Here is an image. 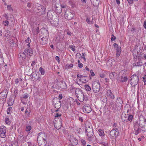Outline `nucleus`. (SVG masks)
I'll return each instance as SVG.
<instances>
[{
  "instance_id": "40",
  "label": "nucleus",
  "mask_w": 146,
  "mask_h": 146,
  "mask_svg": "<svg viewBox=\"0 0 146 146\" xmlns=\"http://www.w3.org/2000/svg\"><path fill=\"white\" fill-rule=\"evenodd\" d=\"M93 18H92V20L91 21L90 18H87L86 19V21L87 23L90 24H92L93 23V21H92Z\"/></svg>"
},
{
  "instance_id": "59",
  "label": "nucleus",
  "mask_w": 146,
  "mask_h": 146,
  "mask_svg": "<svg viewBox=\"0 0 146 146\" xmlns=\"http://www.w3.org/2000/svg\"><path fill=\"white\" fill-rule=\"evenodd\" d=\"M90 72L91 76H94L95 75V74L93 72V70H91L90 71Z\"/></svg>"
},
{
  "instance_id": "12",
  "label": "nucleus",
  "mask_w": 146,
  "mask_h": 146,
  "mask_svg": "<svg viewBox=\"0 0 146 146\" xmlns=\"http://www.w3.org/2000/svg\"><path fill=\"white\" fill-rule=\"evenodd\" d=\"M118 130L117 128L112 129L110 132V135L111 138L116 137L118 135Z\"/></svg>"
},
{
  "instance_id": "13",
  "label": "nucleus",
  "mask_w": 146,
  "mask_h": 146,
  "mask_svg": "<svg viewBox=\"0 0 146 146\" xmlns=\"http://www.w3.org/2000/svg\"><path fill=\"white\" fill-rule=\"evenodd\" d=\"M8 92L6 90H4L0 93V100H2L3 103L5 102L6 100Z\"/></svg>"
},
{
  "instance_id": "2",
  "label": "nucleus",
  "mask_w": 146,
  "mask_h": 146,
  "mask_svg": "<svg viewBox=\"0 0 146 146\" xmlns=\"http://www.w3.org/2000/svg\"><path fill=\"white\" fill-rule=\"evenodd\" d=\"M76 95L80 101L82 102L84 100L86 101L88 98L87 97H84V95L82 91L79 88H76L75 90Z\"/></svg>"
},
{
  "instance_id": "56",
  "label": "nucleus",
  "mask_w": 146,
  "mask_h": 146,
  "mask_svg": "<svg viewBox=\"0 0 146 146\" xmlns=\"http://www.w3.org/2000/svg\"><path fill=\"white\" fill-rule=\"evenodd\" d=\"M30 112V110L29 109L27 108L26 109V110L25 113L26 114L28 115V114H29Z\"/></svg>"
},
{
  "instance_id": "6",
  "label": "nucleus",
  "mask_w": 146,
  "mask_h": 146,
  "mask_svg": "<svg viewBox=\"0 0 146 146\" xmlns=\"http://www.w3.org/2000/svg\"><path fill=\"white\" fill-rule=\"evenodd\" d=\"M65 17L68 20L71 19L74 16V12L70 10H67L66 11L65 14Z\"/></svg>"
},
{
  "instance_id": "22",
  "label": "nucleus",
  "mask_w": 146,
  "mask_h": 146,
  "mask_svg": "<svg viewBox=\"0 0 146 146\" xmlns=\"http://www.w3.org/2000/svg\"><path fill=\"white\" fill-rule=\"evenodd\" d=\"M133 118V116L132 115H130L128 116V117H126V119H124V117H122V120L124 121H131L132 120V119Z\"/></svg>"
},
{
  "instance_id": "1",
  "label": "nucleus",
  "mask_w": 146,
  "mask_h": 146,
  "mask_svg": "<svg viewBox=\"0 0 146 146\" xmlns=\"http://www.w3.org/2000/svg\"><path fill=\"white\" fill-rule=\"evenodd\" d=\"M36 8H35L34 9H33V11L36 14L39 15L45 14V8L44 6L37 3L36 4Z\"/></svg>"
},
{
  "instance_id": "45",
  "label": "nucleus",
  "mask_w": 146,
  "mask_h": 146,
  "mask_svg": "<svg viewBox=\"0 0 146 146\" xmlns=\"http://www.w3.org/2000/svg\"><path fill=\"white\" fill-rule=\"evenodd\" d=\"M11 5H8L7 6V9L10 12L13 11V9L11 7Z\"/></svg>"
},
{
  "instance_id": "46",
  "label": "nucleus",
  "mask_w": 146,
  "mask_h": 146,
  "mask_svg": "<svg viewBox=\"0 0 146 146\" xmlns=\"http://www.w3.org/2000/svg\"><path fill=\"white\" fill-rule=\"evenodd\" d=\"M32 127L31 126L27 125L26 126L25 130L27 131H30Z\"/></svg>"
},
{
  "instance_id": "26",
  "label": "nucleus",
  "mask_w": 146,
  "mask_h": 146,
  "mask_svg": "<svg viewBox=\"0 0 146 146\" xmlns=\"http://www.w3.org/2000/svg\"><path fill=\"white\" fill-rule=\"evenodd\" d=\"M19 58H21L24 61L26 57L25 54L23 52H20L19 54Z\"/></svg>"
},
{
  "instance_id": "20",
  "label": "nucleus",
  "mask_w": 146,
  "mask_h": 146,
  "mask_svg": "<svg viewBox=\"0 0 146 146\" xmlns=\"http://www.w3.org/2000/svg\"><path fill=\"white\" fill-rule=\"evenodd\" d=\"M106 95L108 97L110 98L111 100L115 98V96L112 93L111 90L110 89L107 90L106 92Z\"/></svg>"
},
{
  "instance_id": "60",
  "label": "nucleus",
  "mask_w": 146,
  "mask_h": 146,
  "mask_svg": "<svg viewBox=\"0 0 146 146\" xmlns=\"http://www.w3.org/2000/svg\"><path fill=\"white\" fill-rule=\"evenodd\" d=\"M78 66L80 68H82L83 66V65L82 63L78 64Z\"/></svg>"
},
{
  "instance_id": "28",
  "label": "nucleus",
  "mask_w": 146,
  "mask_h": 146,
  "mask_svg": "<svg viewBox=\"0 0 146 146\" xmlns=\"http://www.w3.org/2000/svg\"><path fill=\"white\" fill-rule=\"evenodd\" d=\"M122 103L123 101L121 98L119 97L117 98L116 101V103L118 104L119 106H121Z\"/></svg>"
},
{
  "instance_id": "57",
  "label": "nucleus",
  "mask_w": 146,
  "mask_h": 146,
  "mask_svg": "<svg viewBox=\"0 0 146 146\" xmlns=\"http://www.w3.org/2000/svg\"><path fill=\"white\" fill-rule=\"evenodd\" d=\"M115 37L113 35H112V36L111 38V41L115 40Z\"/></svg>"
},
{
  "instance_id": "27",
  "label": "nucleus",
  "mask_w": 146,
  "mask_h": 146,
  "mask_svg": "<svg viewBox=\"0 0 146 146\" xmlns=\"http://www.w3.org/2000/svg\"><path fill=\"white\" fill-rule=\"evenodd\" d=\"M67 7V6L66 5H61V10L59 9L58 10V9H57L58 8V7L57 6H55V8L56 9V10H55V11H56L58 13H61V11H62V8H66Z\"/></svg>"
},
{
  "instance_id": "5",
  "label": "nucleus",
  "mask_w": 146,
  "mask_h": 146,
  "mask_svg": "<svg viewBox=\"0 0 146 146\" xmlns=\"http://www.w3.org/2000/svg\"><path fill=\"white\" fill-rule=\"evenodd\" d=\"M52 102L55 108L57 109H59L61 107V103L60 99L57 98L53 99Z\"/></svg>"
},
{
  "instance_id": "15",
  "label": "nucleus",
  "mask_w": 146,
  "mask_h": 146,
  "mask_svg": "<svg viewBox=\"0 0 146 146\" xmlns=\"http://www.w3.org/2000/svg\"><path fill=\"white\" fill-rule=\"evenodd\" d=\"M57 16L55 15L52 10H49L48 11L47 15V17L49 21L53 19L54 17Z\"/></svg>"
},
{
  "instance_id": "61",
  "label": "nucleus",
  "mask_w": 146,
  "mask_h": 146,
  "mask_svg": "<svg viewBox=\"0 0 146 146\" xmlns=\"http://www.w3.org/2000/svg\"><path fill=\"white\" fill-rule=\"evenodd\" d=\"M143 58V56H142L140 55L138 57V60L141 61V59Z\"/></svg>"
},
{
  "instance_id": "38",
  "label": "nucleus",
  "mask_w": 146,
  "mask_h": 146,
  "mask_svg": "<svg viewBox=\"0 0 146 146\" xmlns=\"http://www.w3.org/2000/svg\"><path fill=\"white\" fill-rule=\"evenodd\" d=\"M73 66V64H67L66 65L65 68L66 69H69L70 68L72 67Z\"/></svg>"
},
{
  "instance_id": "30",
  "label": "nucleus",
  "mask_w": 146,
  "mask_h": 146,
  "mask_svg": "<svg viewBox=\"0 0 146 146\" xmlns=\"http://www.w3.org/2000/svg\"><path fill=\"white\" fill-rule=\"evenodd\" d=\"M61 84H60V86L63 89H66L67 88V85L65 82L63 81H60Z\"/></svg>"
},
{
  "instance_id": "51",
  "label": "nucleus",
  "mask_w": 146,
  "mask_h": 146,
  "mask_svg": "<svg viewBox=\"0 0 146 146\" xmlns=\"http://www.w3.org/2000/svg\"><path fill=\"white\" fill-rule=\"evenodd\" d=\"M143 81L144 82V85H146V75L143 78Z\"/></svg>"
},
{
  "instance_id": "21",
  "label": "nucleus",
  "mask_w": 146,
  "mask_h": 146,
  "mask_svg": "<svg viewBox=\"0 0 146 146\" xmlns=\"http://www.w3.org/2000/svg\"><path fill=\"white\" fill-rule=\"evenodd\" d=\"M127 80V78L123 75L120 76L119 77V81L121 82H126Z\"/></svg>"
},
{
  "instance_id": "54",
  "label": "nucleus",
  "mask_w": 146,
  "mask_h": 146,
  "mask_svg": "<svg viewBox=\"0 0 146 146\" xmlns=\"http://www.w3.org/2000/svg\"><path fill=\"white\" fill-rule=\"evenodd\" d=\"M29 96L27 94H25L22 96V97L24 99H27L28 97Z\"/></svg>"
},
{
  "instance_id": "4",
  "label": "nucleus",
  "mask_w": 146,
  "mask_h": 146,
  "mask_svg": "<svg viewBox=\"0 0 146 146\" xmlns=\"http://www.w3.org/2000/svg\"><path fill=\"white\" fill-rule=\"evenodd\" d=\"M100 85L98 81H94L93 82L92 88L94 93H97L100 91Z\"/></svg>"
},
{
  "instance_id": "9",
  "label": "nucleus",
  "mask_w": 146,
  "mask_h": 146,
  "mask_svg": "<svg viewBox=\"0 0 146 146\" xmlns=\"http://www.w3.org/2000/svg\"><path fill=\"white\" fill-rule=\"evenodd\" d=\"M46 135L45 133L44 132H41L38 134L37 137V142L38 144H41L42 143V139L45 137Z\"/></svg>"
},
{
  "instance_id": "41",
  "label": "nucleus",
  "mask_w": 146,
  "mask_h": 146,
  "mask_svg": "<svg viewBox=\"0 0 146 146\" xmlns=\"http://www.w3.org/2000/svg\"><path fill=\"white\" fill-rule=\"evenodd\" d=\"M5 122L6 124L10 125L11 123V122L9 118L7 117L5 119Z\"/></svg>"
},
{
  "instance_id": "52",
  "label": "nucleus",
  "mask_w": 146,
  "mask_h": 146,
  "mask_svg": "<svg viewBox=\"0 0 146 146\" xmlns=\"http://www.w3.org/2000/svg\"><path fill=\"white\" fill-rule=\"evenodd\" d=\"M18 145L17 143L15 142L12 143L10 146H18Z\"/></svg>"
},
{
  "instance_id": "14",
  "label": "nucleus",
  "mask_w": 146,
  "mask_h": 146,
  "mask_svg": "<svg viewBox=\"0 0 146 146\" xmlns=\"http://www.w3.org/2000/svg\"><path fill=\"white\" fill-rule=\"evenodd\" d=\"M139 125L138 121H136L134 123V127L135 133V135H137L139 133L141 130L139 128Z\"/></svg>"
},
{
  "instance_id": "55",
  "label": "nucleus",
  "mask_w": 146,
  "mask_h": 146,
  "mask_svg": "<svg viewBox=\"0 0 146 146\" xmlns=\"http://www.w3.org/2000/svg\"><path fill=\"white\" fill-rule=\"evenodd\" d=\"M69 3L71 5V6L72 7H74L75 6V5L74 4V3H73V2H72L71 1H69Z\"/></svg>"
},
{
  "instance_id": "32",
  "label": "nucleus",
  "mask_w": 146,
  "mask_h": 146,
  "mask_svg": "<svg viewBox=\"0 0 146 146\" xmlns=\"http://www.w3.org/2000/svg\"><path fill=\"white\" fill-rule=\"evenodd\" d=\"M91 2H93V4L94 5L97 6L99 5L100 1L99 0H92L91 1Z\"/></svg>"
},
{
  "instance_id": "29",
  "label": "nucleus",
  "mask_w": 146,
  "mask_h": 146,
  "mask_svg": "<svg viewBox=\"0 0 146 146\" xmlns=\"http://www.w3.org/2000/svg\"><path fill=\"white\" fill-rule=\"evenodd\" d=\"M121 106H119L118 104L116 103L115 105L113 106L112 109L114 110H118L120 109V107Z\"/></svg>"
},
{
  "instance_id": "3",
  "label": "nucleus",
  "mask_w": 146,
  "mask_h": 146,
  "mask_svg": "<svg viewBox=\"0 0 146 146\" xmlns=\"http://www.w3.org/2000/svg\"><path fill=\"white\" fill-rule=\"evenodd\" d=\"M130 78V82L132 86H134L137 84L139 79L137 76L134 74L131 76Z\"/></svg>"
},
{
  "instance_id": "62",
  "label": "nucleus",
  "mask_w": 146,
  "mask_h": 146,
  "mask_svg": "<svg viewBox=\"0 0 146 146\" xmlns=\"http://www.w3.org/2000/svg\"><path fill=\"white\" fill-rule=\"evenodd\" d=\"M127 1L129 4H131L133 3V0H127Z\"/></svg>"
},
{
  "instance_id": "49",
  "label": "nucleus",
  "mask_w": 146,
  "mask_h": 146,
  "mask_svg": "<svg viewBox=\"0 0 146 146\" xmlns=\"http://www.w3.org/2000/svg\"><path fill=\"white\" fill-rule=\"evenodd\" d=\"M70 48L73 51H74L75 50V46L72 45H71L70 46Z\"/></svg>"
},
{
  "instance_id": "31",
  "label": "nucleus",
  "mask_w": 146,
  "mask_h": 146,
  "mask_svg": "<svg viewBox=\"0 0 146 146\" xmlns=\"http://www.w3.org/2000/svg\"><path fill=\"white\" fill-rule=\"evenodd\" d=\"M121 51V48L120 47H118L117 49L116 55L117 57H119L120 55Z\"/></svg>"
},
{
  "instance_id": "16",
  "label": "nucleus",
  "mask_w": 146,
  "mask_h": 146,
  "mask_svg": "<svg viewBox=\"0 0 146 146\" xmlns=\"http://www.w3.org/2000/svg\"><path fill=\"white\" fill-rule=\"evenodd\" d=\"M139 123L140 127H142L146 124V119L144 117L140 116L139 118Z\"/></svg>"
},
{
  "instance_id": "33",
  "label": "nucleus",
  "mask_w": 146,
  "mask_h": 146,
  "mask_svg": "<svg viewBox=\"0 0 146 146\" xmlns=\"http://www.w3.org/2000/svg\"><path fill=\"white\" fill-rule=\"evenodd\" d=\"M101 100L104 103L106 104V102L107 101V97L106 96H102L101 97Z\"/></svg>"
},
{
  "instance_id": "37",
  "label": "nucleus",
  "mask_w": 146,
  "mask_h": 146,
  "mask_svg": "<svg viewBox=\"0 0 146 146\" xmlns=\"http://www.w3.org/2000/svg\"><path fill=\"white\" fill-rule=\"evenodd\" d=\"M22 81V80L21 78H17L15 80V84H18L19 85V84H20L21 82Z\"/></svg>"
},
{
  "instance_id": "39",
  "label": "nucleus",
  "mask_w": 146,
  "mask_h": 146,
  "mask_svg": "<svg viewBox=\"0 0 146 146\" xmlns=\"http://www.w3.org/2000/svg\"><path fill=\"white\" fill-rule=\"evenodd\" d=\"M39 70L42 75H43L44 74L45 72L42 68L40 67L39 68Z\"/></svg>"
},
{
  "instance_id": "24",
  "label": "nucleus",
  "mask_w": 146,
  "mask_h": 146,
  "mask_svg": "<svg viewBox=\"0 0 146 146\" xmlns=\"http://www.w3.org/2000/svg\"><path fill=\"white\" fill-rule=\"evenodd\" d=\"M41 38L40 43L41 44L43 45H45L46 44L48 40V37H40Z\"/></svg>"
},
{
  "instance_id": "18",
  "label": "nucleus",
  "mask_w": 146,
  "mask_h": 146,
  "mask_svg": "<svg viewBox=\"0 0 146 146\" xmlns=\"http://www.w3.org/2000/svg\"><path fill=\"white\" fill-rule=\"evenodd\" d=\"M58 17L56 16L54 17L53 19L49 21L50 22L51 24L54 26H57L59 24Z\"/></svg>"
},
{
  "instance_id": "48",
  "label": "nucleus",
  "mask_w": 146,
  "mask_h": 146,
  "mask_svg": "<svg viewBox=\"0 0 146 146\" xmlns=\"http://www.w3.org/2000/svg\"><path fill=\"white\" fill-rule=\"evenodd\" d=\"M3 23L4 26H8V25H9V22L7 21H3Z\"/></svg>"
},
{
  "instance_id": "47",
  "label": "nucleus",
  "mask_w": 146,
  "mask_h": 146,
  "mask_svg": "<svg viewBox=\"0 0 146 146\" xmlns=\"http://www.w3.org/2000/svg\"><path fill=\"white\" fill-rule=\"evenodd\" d=\"M12 109V107H9V108H8L7 109V114H11V110Z\"/></svg>"
},
{
  "instance_id": "17",
  "label": "nucleus",
  "mask_w": 146,
  "mask_h": 146,
  "mask_svg": "<svg viewBox=\"0 0 146 146\" xmlns=\"http://www.w3.org/2000/svg\"><path fill=\"white\" fill-rule=\"evenodd\" d=\"M83 110L84 113H89L91 111L92 109L90 105L87 104L84 105L83 106Z\"/></svg>"
},
{
  "instance_id": "34",
  "label": "nucleus",
  "mask_w": 146,
  "mask_h": 146,
  "mask_svg": "<svg viewBox=\"0 0 146 146\" xmlns=\"http://www.w3.org/2000/svg\"><path fill=\"white\" fill-rule=\"evenodd\" d=\"M98 131L99 135L100 136H104V135L105 134L103 130L101 129H99Z\"/></svg>"
},
{
  "instance_id": "10",
  "label": "nucleus",
  "mask_w": 146,
  "mask_h": 146,
  "mask_svg": "<svg viewBox=\"0 0 146 146\" xmlns=\"http://www.w3.org/2000/svg\"><path fill=\"white\" fill-rule=\"evenodd\" d=\"M7 128L4 125L1 126L0 127V136L1 138H5L6 137Z\"/></svg>"
},
{
  "instance_id": "35",
  "label": "nucleus",
  "mask_w": 146,
  "mask_h": 146,
  "mask_svg": "<svg viewBox=\"0 0 146 146\" xmlns=\"http://www.w3.org/2000/svg\"><path fill=\"white\" fill-rule=\"evenodd\" d=\"M117 74L115 72L111 73L110 74V79L113 80L114 78V76L116 75Z\"/></svg>"
},
{
  "instance_id": "42",
  "label": "nucleus",
  "mask_w": 146,
  "mask_h": 146,
  "mask_svg": "<svg viewBox=\"0 0 146 146\" xmlns=\"http://www.w3.org/2000/svg\"><path fill=\"white\" fill-rule=\"evenodd\" d=\"M114 102L112 100H110L109 102V106L111 107L112 108L113 106L114 105Z\"/></svg>"
},
{
  "instance_id": "44",
  "label": "nucleus",
  "mask_w": 146,
  "mask_h": 146,
  "mask_svg": "<svg viewBox=\"0 0 146 146\" xmlns=\"http://www.w3.org/2000/svg\"><path fill=\"white\" fill-rule=\"evenodd\" d=\"M85 88L86 90L88 91H90L91 90V87L88 85H85Z\"/></svg>"
},
{
  "instance_id": "63",
  "label": "nucleus",
  "mask_w": 146,
  "mask_h": 146,
  "mask_svg": "<svg viewBox=\"0 0 146 146\" xmlns=\"http://www.w3.org/2000/svg\"><path fill=\"white\" fill-rule=\"evenodd\" d=\"M31 4L29 3H28L27 4V6L29 8H30L31 7Z\"/></svg>"
},
{
  "instance_id": "58",
  "label": "nucleus",
  "mask_w": 146,
  "mask_h": 146,
  "mask_svg": "<svg viewBox=\"0 0 146 146\" xmlns=\"http://www.w3.org/2000/svg\"><path fill=\"white\" fill-rule=\"evenodd\" d=\"M31 40L30 39L29 37H28V38H27V40H25V41H26V42H27V43H30V42H31Z\"/></svg>"
},
{
  "instance_id": "25",
  "label": "nucleus",
  "mask_w": 146,
  "mask_h": 146,
  "mask_svg": "<svg viewBox=\"0 0 146 146\" xmlns=\"http://www.w3.org/2000/svg\"><path fill=\"white\" fill-rule=\"evenodd\" d=\"M69 141L72 142L71 143V144L72 146L76 145L78 143V141L75 138H73L71 139H70Z\"/></svg>"
},
{
  "instance_id": "7",
  "label": "nucleus",
  "mask_w": 146,
  "mask_h": 146,
  "mask_svg": "<svg viewBox=\"0 0 146 146\" xmlns=\"http://www.w3.org/2000/svg\"><path fill=\"white\" fill-rule=\"evenodd\" d=\"M62 121L61 119H60L58 120H57V118L54 119V125L56 129L58 130L61 128L62 125Z\"/></svg>"
},
{
  "instance_id": "23",
  "label": "nucleus",
  "mask_w": 146,
  "mask_h": 146,
  "mask_svg": "<svg viewBox=\"0 0 146 146\" xmlns=\"http://www.w3.org/2000/svg\"><path fill=\"white\" fill-rule=\"evenodd\" d=\"M47 136L46 135L45 137L42 139V143H41V144H39V145L40 146H44L47 143Z\"/></svg>"
},
{
  "instance_id": "53",
  "label": "nucleus",
  "mask_w": 146,
  "mask_h": 146,
  "mask_svg": "<svg viewBox=\"0 0 146 146\" xmlns=\"http://www.w3.org/2000/svg\"><path fill=\"white\" fill-rule=\"evenodd\" d=\"M141 130L144 131H146V124L145 125V126H143V127H141Z\"/></svg>"
},
{
  "instance_id": "36",
  "label": "nucleus",
  "mask_w": 146,
  "mask_h": 146,
  "mask_svg": "<svg viewBox=\"0 0 146 146\" xmlns=\"http://www.w3.org/2000/svg\"><path fill=\"white\" fill-rule=\"evenodd\" d=\"M61 116V114L57 113L55 115V118L54 119H55L56 118H57V120L60 119H61L60 117V116Z\"/></svg>"
},
{
  "instance_id": "8",
  "label": "nucleus",
  "mask_w": 146,
  "mask_h": 146,
  "mask_svg": "<svg viewBox=\"0 0 146 146\" xmlns=\"http://www.w3.org/2000/svg\"><path fill=\"white\" fill-rule=\"evenodd\" d=\"M85 130L89 138H91L93 137L94 133L93 129L92 127L89 126L88 128L86 127Z\"/></svg>"
},
{
  "instance_id": "11",
  "label": "nucleus",
  "mask_w": 146,
  "mask_h": 146,
  "mask_svg": "<svg viewBox=\"0 0 146 146\" xmlns=\"http://www.w3.org/2000/svg\"><path fill=\"white\" fill-rule=\"evenodd\" d=\"M41 32L40 34V37H42L43 38L47 37L48 35V33L47 29L46 28H42L40 30Z\"/></svg>"
},
{
  "instance_id": "19",
  "label": "nucleus",
  "mask_w": 146,
  "mask_h": 146,
  "mask_svg": "<svg viewBox=\"0 0 146 146\" xmlns=\"http://www.w3.org/2000/svg\"><path fill=\"white\" fill-rule=\"evenodd\" d=\"M24 52L25 54L26 57L29 58L32 55L33 53V51L31 48H29L25 50Z\"/></svg>"
},
{
  "instance_id": "43",
  "label": "nucleus",
  "mask_w": 146,
  "mask_h": 146,
  "mask_svg": "<svg viewBox=\"0 0 146 146\" xmlns=\"http://www.w3.org/2000/svg\"><path fill=\"white\" fill-rule=\"evenodd\" d=\"M142 64V63L141 61L138 60V62L136 64H135V66H141Z\"/></svg>"
},
{
  "instance_id": "64",
  "label": "nucleus",
  "mask_w": 146,
  "mask_h": 146,
  "mask_svg": "<svg viewBox=\"0 0 146 146\" xmlns=\"http://www.w3.org/2000/svg\"><path fill=\"white\" fill-rule=\"evenodd\" d=\"M143 27L145 29H146V21H145L144 22Z\"/></svg>"
},
{
  "instance_id": "50",
  "label": "nucleus",
  "mask_w": 146,
  "mask_h": 146,
  "mask_svg": "<svg viewBox=\"0 0 146 146\" xmlns=\"http://www.w3.org/2000/svg\"><path fill=\"white\" fill-rule=\"evenodd\" d=\"M100 76L101 78H104L105 76V74H104V73L102 72H100Z\"/></svg>"
}]
</instances>
